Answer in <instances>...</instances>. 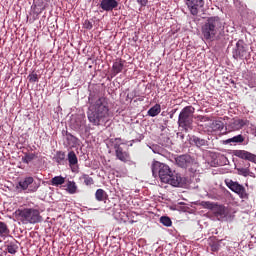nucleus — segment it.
I'll list each match as a JSON object with an SVG mask.
<instances>
[{
	"label": "nucleus",
	"mask_w": 256,
	"mask_h": 256,
	"mask_svg": "<svg viewBox=\"0 0 256 256\" xmlns=\"http://www.w3.org/2000/svg\"><path fill=\"white\" fill-rule=\"evenodd\" d=\"M89 108L87 118L89 123L93 126H105L111 118H113V111H111L109 99L105 96L96 97L89 95Z\"/></svg>",
	"instance_id": "1"
},
{
	"label": "nucleus",
	"mask_w": 256,
	"mask_h": 256,
	"mask_svg": "<svg viewBox=\"0 0 256 256\" xmlns=\"http://www.w3.org/2000/svg\"><path fill=\"white\" fill-rule=\"evenodd\" d=\"M152 173L154 177L159 176L162 183L172 185L173 187H182L185 183L181 175L171 170L170 166L159 161L153 162Z\"/></svg>",
	"instance_id": "2"
},
{
	"label": "nucleus",
	"mask_w": 256,
	"mask_h": 256,
	"mask_svg": "<svg viewBox=\"0 0 256 256\" xmlns=\"http://www.w3.org/2000/svg\"><path fill=\"white\" fill-rule=\"evenodd\" d=\"M225 25V21L218 16L207 18L202 26V36L205 40L213 42L217 39L218 34L221 35L224 32Z\"/></svg>",
	"instance_id": "3"
},
{
	"label": "nucleus",
	"mask_w": 256,
	"mask_h": 256,
	"mask_svg": "<svg viewBox=\"0 0 256 256\" xmlns=\"http://www.w3.org/2000/svg\"><path fill=\"white\" fill-rule=\"evenodd\" d=\"M225 25V21L218 16L207 18L202 26V36L205 40L213 42L217 39L218 34L221 35L224 32Z\"/></svg>",
	"instance_id": "4"
},
{
	"label": "nucleus",
	"mask_w": 256,
	"mask_h": 256,
	"mask_svg": "<svg viewBox=\"0 0 256 256\" xmlns=\"http://www.w3.org/2000/svg\"><path fill=\"white\" fill-rule=\"evenodd\" d=\"M15 213L22 225H34L43 221L41 212L36 208H22L16 210Z\"/></svg>",
	"instance_id": "5"
},
{
	"label": "nucleus",
	"mask_w": 256,
	"mask_h": 256,
	"mask_svg": "<svg viewBox=\"0 0 256 256\" xmlns=\"http://www.w3.org/2000/svg\"><path fill=\"white\" fill-rule=\"evenodd\" d=\"M195 113V108L193 106H186L180 111L178 116V126L188 132L189 129H193V114Z\"/></svg>",
	"instance_id": "6"
},
{
	"label": "nucleus",
	"mask_w": 256,
	"mask_h": 256,
	"mask_svg": "<svg viewBox=\"0 0 256 256\" xmlns=\"http://www.w3.org/2000/svg\"><path fill=\"white\" fill-rule=\"evenodd\" d=\"M250 57V52L248 45L245 44L244 40L239 39L238 42H236L235 49L233 50V58L235 60L238 59H248Z\"/></svg>",
	"instance_id": "7"
},
{
	"label": "nucleus",
	"mask_w": 256,
	"mask_h": 256,
	"mask_svg": "<svg viewBox=\"0 0 256 256\" xmlns=\"http://www.w3.org/2000/svg\"><path fill=\"white\" fill-rule=\"evenodd\" d=\"M18 188L24 191L28 190V193H35L38 190V186L32 176H27L19 181Z\"/></svg>",
	"instance_id": "8"
},
{
	"label": "nucleus",
	"mask_w": 256,
	"mask_h": 256,
	"mask_svg": "<svg viewBox=\"0 0 256 256\" xmlns=\"http://www.w3.org/2000/svg\"><path fill=\"white\" fill-rule=\"evenodd\" d=\"M229 190H232L235 194H238L241 199H248L249 195L243 185H240L237 181H229L227 183Z\"/></svg>",
	"instance_id": "9"
},
{
	"label": "nucleus",
	"mask_w": 256,
	"mask_h": 256,
	"mask_svg": "<svg viewBox=\"0 0 256 256\" xmlns=\"http://www.w3.org/2000/svg\"><path fill=\"white\" fill-rule=\"evenodd\" d=\"M187 9H189L192 16H197L199 10L205 6V1L203 0H185Z\"/></svg>",
	"instance_id": "10"
},
{
	"label": "nucleus",
	"mask_w": 256,
	"mask_h": 256,
	"mask_svg": "<svg viewBox=\"0 0 256 256\" xmlns=\"http://www.w3.org/2000/svg\"><path fill=\"white\" fill-rule=\"evenodd\" d=\"M233 155L239 159L248 160L256 164V155L246 150H233Z\"/></svg>",
	"instance_id": "11"
},
{
	"label": "nucleus",
	"mask_w": 256,
	"mask_h": 256,
	"mask_svg": "<svg viewBox=\"0 0 256 256\" xmlns=\"http://www.w3.org/2000/svg\"><path fill=\"white\" fill-rule=\"evenodd\" d=\"M175 164L180 168L187 169L193 164V159L189 155H180L175 158Z\"/></svg>",
	"instance_id": "12"
},
{
	"label": "nucleus",
	"mask_w": 256,
	"mask_h": 256,
	"mask_svg": "<svg viewBox=\"0 0 256 256\" xmlns=\"http://www.w3.org/2000/svg\"><path fill=\"white\" fill-rule=\"evenodd\" d=\"M114 151L116 153V158L123 163H127L130 160L129 152L124 151L119 144H114Z\"/></svg>",
	"instance_id": "13"
},
{
	"label": "nucleus",
	"mask_w": 256,
	"mask_h": 256,
	"mask_svg": "<svg viewBox=\"0 0 256 256\" xmlns=\"http://www.w3.org/2000/svg\"><path fill=\"white\" fill-rule=\"evenodd\" d=\"M118 7L117 0H101L100 9L102 11L110 12L116 10Z\"/></svg>",
	"instance_id": "14"
},
{
	"label": "nucleus",
	"mask_w": 256,
	"mask_h": 256,
	"mask_svg": "<svg viewBox=\"0 0 256 256\" xmlns=\"http://www.w3.org/2000/svg\"><path fill=\"white\" fill-rule=\"evenodd\" d=\"M205 128H207L208 132L223 131L224 122L220 120H211L207 125H205Z\"/></svg>",
	"instance_id": "15"
},
{
	"label": "nucleus",
	"mask_w": 256,
	"mask_h": 256,
	"mask_svg": "<svg viewBox=\"0 0 256 256\" xmlns=\"http://www.w3.org/2000/svg\"><path fill=\"white\" fill-rule=\"evenodd\" d=\"M68 162L71 172H78V157L73 150L68 153Z\"/></svg>",
	"instance_id": "16"
},
{
	"label": "nucleus",
	"mask_w": 256,
	"mask_h": 256,
	"mask_svg": "<svg viewBox=\"0 0 256 256\" xmlns=\"http://www.w3.org/2000/svg\"><path fill=\"white\" fill-rule=\"evenodd\" d=\"M125 64L126 60L116 59V61H114L112 65V76L115 77L116 75L122 73Z\"/></svg>",
	"instance_id": "17"
},
{
	"label": "nucleus",
	"mask_w": 256,
	"mask_h": 256,
	"mask_svg": "<svg viewBox=\"0 0 256 256\" xmlns=\"http://www.w3.org/2000/svg\"><path fill=\"white\" fill-rule=\"evenodd\" d=\"M246 125V120L243 119H233L229 122L228 128L230 131H239L240 129H243V127Z\"/></svg>",
	"instance_id": "18"
},
{
	"label": "nucleus",
	"mask_w": 256,
	"mask_h": 256,
	"mask_svg": "<svg viewBox=\"0 0 256 256\" xmlns=\"http://www.w3.org/2000/svg\"><path fill=\"white\" fill-rule=\"evenodd\" d=\"M65 140H66L65 144L68 147L74 148V147H77V145H79V139L73 136L68 131H65Z\"/></svg>",
	"instance_id": "19"
},
{
	"label": "nucleus",
	"mask_w": 256,
	"mask_h": 256,
	"mask_svg": "<svg viewBox=\"0 0 256 256\" xmlns=\"http://www.w3.org/2000/svg\"><path fill=\"white\" fill-rule=\"evenodd\" d=\"M247 167H236L235 170L238 172V175L243 177H255L254 173L250 171L251 164L247 163Z\"/></svg>",
	"instance_id": "20"
},
{
	"label": "nucleus",
	"mask_w": 256,
	"mask_h": 256,
	"mask_svg": "<svg viewBox=\"0 0 256 256\" xmlns=\"http://www.w3.org/2000/svg\"><path fill=\"white\" fill-rule=\"evenodd\" d=\"M220 242L217 237H210L208 238V246L212 252H218L220 250Z\"/></svg>",
	"instance_id": "21"
},
{
	"label": "nucleus",
	"mask_w": 256,
	"mask_h": 256,
	"mask_svg": "<svg viewBox=\"0 0 256 256\" xmlns=\"http://www.w3.org/2000/svg\"><path fill=\"white\" fill-rule=\"evenodd\" d=\"M245 142V136L239 134L236 136H233L232 138H229L227 140H224V144H243Z\"/></svg>",
	"instance_id": "22"
},
{
	"label": "nucleus",
	"mask_w": 256,
	"mask_h": 256,
	"mask_svg": "<svg viewBox=\"0 0 256 256\" xmlns=\"http://www.w3.org/2000/svg\"><path fill=\"white\" fill-rule=\"evenodd\" d=\"M95 200L98 202H104L107 203V200H109L108 193L105 192L103 189H98L95 192Z\"/></svg>",
	"instance_id": "23"
},
{
	"label": "nucleus",
	"mask_w": 256,
	"mask_h": 256,
	"mask_svg": "<svg viewBox=\"0 0 256 256\" xmlns=\"http://www.w3.org/2000/svg\"><path fill=\"white\" fill-rule=\"evenodd\" d=\"M214 214L217 216V217H226L229 212L227 211V208L223 205H216V207H214Z\"/></svg>",
	"instance_id": "24"
},
{
	"label": "nucleus",
	"mask_w": 256,
	"mask_h": 256,
	"mask_svg": "<svg viewBox=\"0 0 256 256\" xmlns=\"http://www.w3.org/2000/svg\"><path fill=\"white\" fill-rule=\"evenodd\" d=\"M19 250V242L15 240L14 242H9L7 245V251L10 255H15Z\"/></svg>",
	"instance_id": "25"
},
{
	"label": "nucleus",
	"mask_w": 256,
	"mask_h": 256,
	"mask_svg": "<svg viewBox=\"0 0 256 256\" xmlns=\"http://www.w3.org/2000/svg\"><path fill=\"white\" fill-rule=\"evenodd\" d=\"M51 185L55 187H59L60 185H64L66 182V178L63 176H55L51 179Z\"/></svg>",
	"instance_id": "26"
},
{
	"label": "nucleus",
	"mask_w": 256,
	"mask_h": 256,
	"mask_svg": "<svg viewBox=\"0 0 256 256\" xmlns=\"http://www.w3.org/2000/svg\"><path fill=\"white\" fill-rule=\"evenodd\" d=\"M8 235H10V228L5 222H0V237L6 238Z\"/></svg>",
	"instance_id": "27"
},
{
	"label": "nucleus",
	"mask_w": 256,
	"mask_h": 256,
	"mask_svg": "<svg viewBox=\"0 0 256 256\" xmlns=\"http://www.w3.org/2000/svg\"><path fill=\"white\" fill-rule=\"evenodd\" d=\"M36 159L37 156L35 153H26L25 156L22 157V163L29 165L32 161Z\"/></svg>",
	"instance_id": "28"
},
{
	"label": "nucleus",
	"mask_w": 256,
	"mask_h": 256,
	"mask_svg": "<svg viewBox=\"0 0 256 256\" xmlns=\"http://www.w3.org/2000/svg\"><path fill=\"white\" fill-rule=\"evenodd\" d=\"M161 112V106L160 104H155L152 108L148 110V115L150 117H156Z\"/></svg>",
	"instance_id": "29"
},
{
	"label": "nucleus",
	"mask_w": 256,
	"mask_h": 256,
	"mask_svg": "<svg viewBox=\"0 0 256 256\" xmlns=\"http://www.w3.org/2000/svg\"><path fill=\"white\" fill-rule=\"evenodd\" d=\"M77 190H78V186L77 184L75 183V181H68V184H67V192L70 194V195H74L77 193Z\"/></svg>",
	"instance_id": "30"
},
{
	"label": "nucleus",
	"mask_w": 256,
	"mask_h": 256,
	"mask_svg": "<svg viewBox=\"0 0 256 256\" xmlns=\"http://www.w3.org/2000/svg\"><path fill=\"white\" fill-rule=\"evenodd\" d=\"M193 143H195L196 147L201 148L208 145V141L205 139H201L199 137H193Z\"/></svg>",
	"instance_id": "31"
},
{
	"label": "nucleus",
	"mask_w": 256,
	"mask_h": 256,
	"mask_svg": "<svg viewBox=\"0 0 256 256\" xmlns=\"http://www.w3.org/2000/svg\"><path fill=\"white\" fill-rule=\"evenodd\" d=\"M80 179L83 180V183L86 186H91L95 184V181L93 180V178L87 174H83Z\"/></svg>",
	"instance_id": "32"
},
{
	"label": "nucleus",
	"mask_w": 256,
	"mask_h": 256,
	"mask_svg": "<svg viewBox=\"0 0 256 256\" xmlns=\"http://www.w3.org/2000/svg\"><path fill=\"white\" fill-rule=\"evenodd\" d=\"M201 205L204 209L213 211L215 209V207H217L218 204H216L214 202H202Z\"/></svg>",
	"instance_id": "33"
},
{
	"label": "nucleus",
	"mask_w": 256,
	"mask_h": 256,
	"mask_svg": "<svg viewBox=\"0 0 256 256\" xmlns=\"http://www.w3.org/2000/svg\"><path fill=\"white\" fill-rule=\"evenodd\" d=\"M196 119H197V121H199L201 123H210V122H212L211 117H209L207 115H198Z\"/></svg>",
	"instance_id": "34"
},
{
	"label": "nucleus",
	"mask_w": 256,
	"mask_h": 256,
	"mask_svg": "<svg viewBox=\"0 0 256 256\" xmlns=\"http://www.w3.org/2000/svg\"><path fill=\"white\" fill-rule=\"evenodd\" d=\"M160 223L165 225L166 227H170L172 225V221L170 217L163 216L160 218Z\"/></svg>",
	"instance_id": "35"
},
{
	"label": "nucleus",
	"mask_w": 256,
	"mask_h": 256,
	"mask_svg": "<svg viewBox=\"0 0 256 256\" xmlns=\"http://www.w3.org/2000/svg\"><path fill=\"white\" fill-rule=\"evenodd\" d=\"M28 81H30V83L38 82V74H36V73L29 74Z\"/></svg>",
	"instance_id": "36"
},
{
	"label": "nucleus",
	"mask_w": 256,
	"mask_h": 256,
	"mask_svg": "<svg viewBox=\"0 0 256 256\" xmlns=\"http://www.w3.org/2000/svg\"><path fill=\"white\" fill-rule=\"evenodd\" d=\"M75 123L76 124L73 126L75 130H79L84 126V122L81 119L76 120Z\"/></svg>",
	"instance_id": "37"
},
{
	"label": "nucleus",
	"mask_w": 256,
	"mask_h": 256,
	"mask_svg": "<svg viewBox=\"0 0 256 256\" xmlns=\"http://www.w3.org/2000/svg\"><path fill=\"white\" fill-rule=\"evenodd\" d=\"M84 28L91 30L93 28V25L89 20H86L84 21Z\"/></svg>",
	"instance_id": "38"
},
{
	"label": "nucleus",
	"mask_w": 256,
	"mask_h": 256,
	"mask_svg": "<svg viewBox=\"0 0 256 256\" xmlns=\"http://www.w3.org/2000/svg\"><path fill=\"white\" fill-rule=\"evenodd\" d=\"M137 3L141 5V7H146L148 4V0H137Z\"/></svg>",
	"instance_id": "39"
},
{
	"label": "nucleus",
	"mask_w": 256,
	"mask_h": 256,
	"mask_svg": "<svg viewBox=\"0 0 256 256\" xmlns=\"http://www.w3.org/2000/svg\"><path fill=\"white\" fill-rule=\"evenodd\" d=\"M58 158L61 159V160H64L65 159V152H59L58 153Z\"/></svg>",
	"instance_id": "40"
},
{
	"label": "nucleus",
	"mask_w": 256,
	"mask_h": 256,
	"mask_svg": "<svg viewBox=\"0 0 256 256\" xmlns=\"http://www.w3.org/2000/svg\"><path fill=\"white\" fill-rule=\"evenodd\" d=\"M181 139H184V136H183V135H181Z\"/></svg>",
	"instance_id": "41"
},
{
	"label": "nucleus",
	"mask_w": 256,
	"mask_h": 256,
	"mask_svg": "<svg viewBox=\"0 0 256 256\" xmlns=\"http://www.w3.org/2000/svg\"><path fill=\"white\" fill-rule=\"evenodd\" d=\"M254 136L256 137V134Z\"/></svg>",
	"instance_id": "42"
}]
</instances>
